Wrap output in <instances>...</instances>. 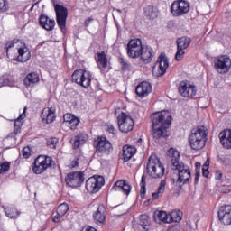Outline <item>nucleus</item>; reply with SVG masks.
Listing matches in <instances>:
<instances>
[{"label": "nucleus", "mask_w": 231, "mask_h": 231, "mask_svg": "<svg viewBox=\"0 0 231 231\" xmlns=\"http://www.w3.org/2000/svg\"><path fill=\"white\" fill-rule=\"evenodd\" d=\"M152 123L153 128V138H167V129L171 127L172 116L169 111L156 112L152 116Z\"/></svg>", "instance_id": "f257e3e1"}, {"label": "nucleus", "mask_w": 231, "mask_h": 231, "mask_svg": "<svg viewBox=\"0 0 231 231\" xmlns=\"http://www.w3.org/2000/svg\"><path fill=\"white\" fill-rule=\"evenodd\" d=\"M168 156L171 160V165L173 171H177L178 179L173 182L180 186V183L185 185V183H189L190 180V169H189L183 162H180V152L176 151L174 148H171L168 151Z\"/></svg>", "instance_id": "f03ea898"}, {"label": "nucleus", "mask_w": 231, "mask_h": 231, "mask_svg": "<svg viewBox=\"0 0 231 231\" xmlns=\"http://www.w3.org/2000/svg\"><path fill=\"white\" fill-rule=\"evenodd\" d=\"M207 134H208V132H207L205 126L197 127L191 130V134L189 137L191 149L194 151L203 149V147H205V143H207Z\"/></svg>", "instance_id": "7ed1b4c3"}, {"label": "nucleus", "mask_w": 231, "mask_h": 231, "mask_svg": "<svg viewBox=\"0 0 231 231\" xmlns=\"http://www.w3.org/2000/svg\"><path fill=\"white\" fill-rule=\"evenodd\" d=\"M146 172L151 176V178H154L155 180L158 178H163L165 174V167L162 164L160 158L156 156V154H152L146 164Z\"/></svg>", "instance_id": "20e7f679"}, {"label": "nucleus", "mask_w": 231, "mask_h": 231, "mask_svg": "<svg viewBox=\"0 0 231 231\" xmlns=\"http://www.w3.org/2000/svg\"><path fill=\"white\" fill-rule=\"evenodd\" d=\"M94 147L97 154L102 156L103 154H109L113 151V144L106 137H97L94 141Z\"/></svg>", "instance_id": "39448f33"}, {"label": "nucleus", "mask_w": 231, "mask_h": 231, "mask_svg": "<svg viewBox=\"0 0 231 231\" xmlns=\"http://www.w3.org/2000/svg\"><path fill=\"white\" fill-rule=\"evenodd\" d=\"M52 159L50 156L39 155L34 161L32 171L34 174H42L44 171L51 167Z\"/></svg>", "instance_id": "423d86ee"}, {"label": "nucleus", "mask_w": 231, "mask_h": 231, "mask_svg": "<svg viewBox=\"0 0 231 231\" xmlns=\"http://www.w3.org/2000/svg\"><path fill=\"white\" fill-rule=\"evenodd\" d=\"M117 124L121 133H130L134 127L133 117L124 112L117 116Z\"/></svg>", "instance_id": "0eeeda50"}, {"label": "nucleus", "mask_w": 231, "mask_h": 231, "mask_svg": "<svg viewBox=\"0 0 231 231\" xmlns=\"http://www.w3.org/2000/svg\"><path fill=\"white\" fill-rule=\"evenodd\" d=\"M56 13V21L60 30H61L63 34H66V21L68 19V8L60 5H56L54 6Z\"/></svg>", "instance_id": "6e6552de"}, {"label": "nucleus", "mask_w": 231, "mask_h": 231, "mask_svg": "<svg viewBox=\"0 0 231 231\" xmlns=\"http://www.w3.org/2000/svg\"><path fill=\"white\" fill-rule=\"evenodd\" d=\"M72 80L79 86H82V88H88L91 86V74L82 69L76 70L72 74Z\"/></svg>", "instance_id": "1a4fd4ad"}, {"label": "nucleus", "mask_w": 231, "mask_h": 231, "mask_svg": "<svg viewBox=\"0 0 231 231\" xmlns=\"http://www.w3.org/2000/svg\"><path fill=\"white\" fill-rule=\"evenodd\" d=\"M143 50L142 40L138 38L131 40L127 44V55L131 57V59H138V57L142 55Z\"/></svg>", "instance_id": "9d476101"}, {"label": "nucleus", "mask_w": 231, "mask_h": 231, "mask_svg": "<svg viewBox=\"0 0 231 231\" xmlns=\"http://www.w3.org/2000/svg\"><path fill=\"white\" fill-rule=\"evenodd\" d=\"M214 64L217 73H228L231 68V59L226 55H222L215 59Z\"/></svg>", "instance_id": "9b49d317"}, {"label": "nucleus", "mask_w": 231, "mask_h": 231, "mask_svg": "<svg viewBox=\"0 0 231 231\" xmlns=\"http://www.w3.org/2000/svg\"><path fill=\"white\" fill-rule=\"evenodd\" d=\"M104 185V177H90L86 181V189L90 194H97Z\"/></svg>", "instance_id": "f8f14e48"}, {"label": "nucleus", "mask_w": 231, "mask_h": 231, "mask_svg": "<svg viewBox=\"0 0 231 231\" xmlns=\"http://www.w3.org/2000/svg\"><path fill=\"white\" fill-rule=\"evenodd\" d=\"M189 10H190V5L185 0L173 2L171 5V14L175 17L185 15V14H188Z\"/></svg>", "instance_id": "ddd939ff"}, {"label": "nucleus", "mask_w": 231, "mask_h": 231, "mask_svg": "<svg viewBox=\"0 0 231 231\" xmlns=\"http://www.w3.org/2000/svg\"><path fill=\"white\" fill-rule=\"evenodd\" d=\"M84 174L80 171L68 173L65 181L69 187H80L84 183Z\"/></svg>", "instance_id": "4468645a"}, {"label": "nucleus", "mask_w": 231, "mask_h": 231, "mask_svg": "<svg viewBox=\"0 0 231 231\" xmlns=\"http://www.w3.org/2000/svg\"><path fill=\"white\" fill-rule=\"evenodd\" d=\"M179 93L184 98H190V97H196V87L189 84L187 81H181L179 85Z\"/></svg>", "instance_id": "2eb2a0df"}, {"label": "nucleus", "mask_w": 231, "mask_h": 231, "mask_svg": "<svg viewBox=\"0 0 231 231\" xmlns=\"http://www.w3.org/2000/svg\"><path fill=\"white\" fill-rule=\"evenodd\" d=\"M218 219L223 225H231V206L227 205L220 208L217 212Z\"/></svg>", "instance_id": "dca6fc26"}, {"label": "nucleus", "mask_w": 231, "mask_h": 231, "mask_svg": "<svg viewBox=\"0 0 231 231\" xmlns=\"http://www.w3.org/2000/svg\"><path fill=\"white\" fill-rule=\"evenodd\" d=\"M151 91H152V87L147 81L140 83L135 89V93L139 98H145Z\"/></svg>", "instance_id": "f3484780"}, {"label": "nucleus", "mask_w": 231, "mask_h": 231, "mask_svg": "<svg viewBox=\"0 0 231 231\" xmlns=\"http://www.w3.org/2000/svg\"><path fill=\"white\" fill-rule=\"evenodd\" d=\"M112 190H114V192H124V194L129 196L131 193V185H129L127 181L120 180L114 184Z\"/></svg>", "instance_id": "a211bd4d"}, {"label": "nucleus", "mask_w": 231, "mask_h": 231, "mask_svg": "<svg viewBox=\"0 0 231 231\" xmlns=\"http://www.w3.org/2000/svg\"><path fill=\"white\" fill-rule=\"evenodd\" d=\"M40 26L47 32H51L55 28V20L50 19L46 14H41L39 17Z\"/></svg>", "instance_id": "6ab92c4d"}, {"label": "nucleus", "mask_w": 231, "mask_h": 231, "mask_svg": "<svg viewBox=\"0 0 231 231\" xmlns=\"http://www.w3.org/2000/svg\"><path fill=\"white\" fill-rule=\"evenodd\" d=\"M139 57L144 64H149L152 62V59H154V51L150 46H143Z\"/></svg>", "instance_id": "aec40b11"}, {"label": "nucleus", "mask_w": 231, "mask_h": 231, "mask_svg": "<svg viewBox=\"0 0 231 231\" xmlns=\"http://www.w3.org/2000/svg\"><path fill=\"white\" fill-rule=\"evenodd\" d=\"M218 138L224 149H231V129H226L220 132Z\"/></svg>", "instance_id": "412c9836"}, {"label": "nucleus", "mask_w": 231, "mask_h": 231, "mask_svg": "<svg viewBox=\"0 0 231 231\" xmlns=\"http://www.w3.org/2000/svg\"><path fill=\"white\" fill-rule=\"evenodd\" d=\"M159 70L157 77H163L167 71V68H169V60L167 59V55L162 52L159 56Z\"/></svg>", "instance_id": "4be33fe9"}, {"label": "nucleus", "mask_w": 231, "mask_h": 231, "mask_svg": "<svg viewBox=\"0 0 231 231\" xmlns=\"http://www.w3.org/2000/svg\"><path fill=\"white\" fill-rule=\"evenodd\" d=\"M42 120L43 124H51L55 120V110L45 108L42 112Z\"/></svg>", "instance_id": "5701e85b"}, {"label": "nucleus", "mask_w": 231, "mask_h": 231, "mask_svg": "<svg viewBox=\"0 0 231 231\" xmlns=\"http://www.w3.org/2000/svg\"><path fill=\"white\" fill-rule=\"evenodd\" d=\"M96 223H104L106 221V208L104 206H99L93 215Z\"/></svg>", "instance_id": "b1692460"}, {"label": "nucleus", "mask_w": 231, "mask_h": 231, "mask_svg": "<svg viewBox=\"0 0 231 231\" xmlns=\"http://www.w3.org/2000/svg\"><path fill=\"white\" fill-rule=\"evenodd\" d=\"M134 154H136V148L134 146H124L123 147V160L124 162H129Z\"/></svg>", "instance_id": "393cba45"}, {"label": "nucleus", "mask_w": 231, "mask_h": 231, "mask_svg": "<svg viewBox=\"0 0 231 231\" xmlns=\"http://www.w3.org/2000/svg\"><path fill=\"white\" fill-rule=\"evenodd\" d=\"M97 66L101 71H104L107 68V56L105 51L97 52Z\"/></svg>", "instance_id": "a878e982"}, {"label": "nucleus", "mask_w": 231, "mask_h": 231, "mask_svg": "<svg viewBox=\"0 0 231 231\" xmlns=\"http://www.w3.org/2000/svg\"><path fill=\"white\" fill-rule=\"evenodd\" d=\"M176 42H177V48L180 50H187V48L190 46V42H192V40H190L189 37L183 36V37L178 38Z\"/></svg>", "instance_id": "bb28decb"}, {"label": "nucleus", "mask_w": 231, "mask_h": 231, "mask_svg": "<svg viewBox=\"0 0 231 231\" xmlns=\"http://www.w3.org/2000/svg\"><path fill=\"white\" fill-rule=\"evenodd\" d=\"M168 221L169 223H180L182 218L183 213L180 210H173L171 213H168Z\"/></svg>", "instance_id": "cd10ccee"}, {"label": "nucleus", "mask_w": 231, "mask_h": 231, "mask_svg": "<svg viewBox=\"0 0 231 231\" xmlns=\"http://www.w3.org/2000/svg\"><path fill=\"white\" fill-rule=\"evenodd\" d=\"M26 86H32V84H37L39 82V75L34 72L29 73L23 79Z\"/></svg>", "instance_id": "c85d7f7f"}, {"label": "nucleus", "mask_w": 231, "mask_h": 231, "mask_svg": "<svg viewBox=\"0 0 231 231\" xmlns=\"http://www.w3.org/2000/svg\"><path fill=\"white\" fill-rule=\"evenodd\" d=\"M86 140H88V134L85 133L79 134L74 137V147L75 149H79L80 145H84L86 143Z\"/></svg>", "instance_id": "c756f323"}, {"label": "nucleus", "mask_w": 231, "mask_h": 231, "mask_svg": "<svg viewBox=\"0 0 231 231\" xmlns=\"http://www.w3.org/2000/svg\"><path fill=\"white\" fill-rule=\"evenodd\" d=\"M3 208L5 210V216L11 219H17V217L21 216V212L18 211L15 208H5V206H3Z\"/></svg>", "instance_id": "7c9ffc66"}, {"label": "nucleus", "mask_w": 231, "mask_h": 231, "mask_svg": "<svg viewBox=\"0 0 231 231\" xmlns=\"http://www.w3.org/2000/svg\"><path fill=\"white\" fill-rule=\"evenodd\" d=\"M144 15L149 19H156L158 17V10L152 5H147L144 7Z\"/></svg>", "instance_id": "2f4dec72"}, {"label": "nucleus", "mask_w": 231, "mask_h": 231, "mask_svg": "<svg viewBox=\"0 0 231 231\" xmlns=\"http://www.w3.org/2000/svg\"><path fill=\"white\" fill-rule=\"evenodd\" d=\"M24 116H26V115L22 114L15 121L14 124V133L15 134H19V133H21V127L23 126V122L21 120H23V118H24Z\"/></svg>", "instance_id": "473e14b6"}, {"label": "nucleus", "mask_w": 231, "mask_h": 231, "mask_svg": "<svg viewBox=\"0 0 231 231\" xmlns=\"http://www.w3.org/2000/svg\"><path fill=\"white\" fill-rule=\"evenodd\" d=\"M165 185H167V181L165 180H162L157 192L152 193L153 199H158V198H160V195L165 192Z\"/></svg>", "instance_id": "72a5a7b5"}, {"label": "nucleus", "mask_w": 231, "mask_h": 231, "mask_svg": "<svg viewBox=\"0 0 231 231\" xmlns=\"http://www.w3.org/2000/svg\"><path fill=\"white\" fill-rule=\"evenodd\" d=\"M140 225L143 230H149L147 226L151 225V218L147 215H141L140 216Z\"/></svg>", "instance_id": "f704fd0d"}, {"label": "nucleus", "mask_w": 231, "mask_h": 231, "mask_svg": "<svg viewBox=\"0 0 231 231\" xmlns=\"http://www.w3.org/2000/svg\"><path fill=\"white\" fill-rule=\"evenodd\" d=\"M155 217H157V219L162 223H170L169 213L167 214L165 211H159L158 213H155Z\"/></svg>", "instance_id": "c9c22d12"}, {"label": "nucleus", "mask_w": 231, "mask_h": 231, "mask_svg": "<svg viewBox=\"0 0 231 231\" xmlns=\"http://www.w3.org/2000/svg\"><path fill=\"white\" fill-rule=\"evenodd\" d=\"M69 209V208L68 207V204L62 203L58 206L57 214H59V216H64Z\"/></svg>", "instance_id": "e433bc0d"}, {"label": "nucleus", "mask_w": 231, "mask_h": 231, "mask_svg": "<svg viewBox=\"0 0 231 231\" xmlns=\"http://www.w3.org/2000/svg\"><path fill=\"white\" fill-rule=\"evenodd\" d=\"M145 185H146L145 175H143L142 179H141V189H140V195H141L142 199H143V198H145V192H146Z\"/></svg>", "instance_id": "4c0bfd02"}, {"label": "nucleus", "mask_w": 231, "mask_h": 231, "mask_svg": "<svg viewBox=\"0 0 231 231\" xmlns=\"http://www.w3.org/2000/svg\"><path fill=\"white\" fill-rule=\"evenodd\" d=\"M57 143H59V138L57 137H51L47 140V145L51 149H56Z\"/></svg>", "instance_id": "58836bf2"}, {"label": "nucleus", "mask_w": 231, "mask_h": 231, "mask_svg": "<svg viewBox=\"0 0 231 231\" xmlns=\"http://www.w3.org/2000/svg\"><path fill=\"white\" fill-rule=\"evenodd\" d=\"M19 56L17 58L18 62H26L28 60V58L23 59L24 55H26V52L24 51L23 48L18 49Z\"/></svg>", "instance_id": "ea45409f"}, {"label": "nucleus", "mask_w": 231, "mask_h": 231, "mask_svg": "<svg viewBox=\"0 0 231 231\" xmlns=\"http://www.w3.org/2000/svg\"><path fill=\"white\" fill-rule=\"evenodd\" d=\"M185 49H180L177 47V52L175 54L176 60L180 61L185 57Z\"/></svg>", "instance_id": "a19ab883"}, {"label": "nucleus", "mask_w": 231, "mask_h": 231, "mask_svg": "<svg viewBox=\"0 0 231 231\" xmlns=\"http://www.w3.org/2000/svg\"><path fill=\"white\" fill-rule=\"evenodd\" d=\"M118 62L121 64L123 70L129 69V68H131V64H129L126 60H124V58H120Z\"/></svg>", "instance_id": "79ce46f5"}, {"label": "nucleus", "mask_w": 231, "mask_h": 231, "mask_svg": "<svg viewBox=\"0 0 231 231\" xmlns=\"http://www.w3.org/2000/svg\"><path fill=\"white\" fill-rule=\"evenodd\" d=\"M10 171V162H3L0 164V174H5V172Z\"/></svg>", "instance_id": "37998d69"}, {"label": "nucleus", "mask_w": 231, "mask_h": 231, "mask_svg": "<svg viewBox=\"0 0 231 231\" xmlns=\"http://www.w3.org/2000/svg\"><path fill=\"white\" fill-rule=\"evenodd\" d=\"M80 123V119L75 117L71 123H69L68 126L74 131V129H77V125H79V124Z\"/></svg>", "instance_id": "c03bdc74"}, {"label": "nucleus", "mask_w": 231, "mask_h": 231, "mask_svg": "<svg viewBox=\"0 0 231 231\" xmlns=\"http://www.w3.org/2000/svg\"><path fill=\"white\" fill-rule=\"evenodd\" d=\"M74 118H75V116H73L71 114H66L63 116V122L65 124H68V125H69Z\"/></svg>", "instance_id": "a18cd8bd"}, {"label": "nucleus", "mask_w": 231, "mask_h": 231, "mask_svg": "<svg viewBox=\"0 0 231 231\" xmlns=\"http://www.w3.org/2000/svg\"><path fill=\"white\" fill-rule=\"evenodd\" d=\"M208 165H209L208 162H206L202 167V176H204V178H208V174H209Z\"/></svg>", "instance_id": "49530a36"}, {"label": "nucleus", "mask_w": 231, "mask_h": 231, "mask_svg": "<svg viewBox=\"0 0 231 231\" xmlns=\"http://www.w3.org/2000/svg\"><path fill=\"white\" fill-rule=\"evenodd\" d=\"M17 42H19V40H13V41L7 42L5 43L6 53H8V49H9V48H14V46L15 44H17Z\"/></svg>", "instance_id": "de8ad7c7"}, {"label": "nucleus", "mask_w": 231, "mask_h": 231, "mask_svg": "<svg viewBox=\"0 0 231 231\" xmlns=\"http://www.w3.org/2000/svg\"><path fill=\"white\" fill-rule=\"evenodd\" d=\"M6 10H8L6 0H0V12H6Z\"/></svg>", "instance_id": "09e8293b"}, {"label": "nucleus", "mask_w": 231, "mask_h": 231, "mask_svg": "<svg viewBox=\"0 0 231 231\" xmlns=\"http://www.w3.org/2000/svg\"><path fill=\"white\" fill-rule=\"evenodd\" d=\"M22 154L23 158H30V147L23 148Z\"/></svg>", "instance_id": "8fccbe9b"}, {"label": "nucleus", "mask_w": 231, "mask_h": 231, "mask_svg": "<svg viewBox=\"0 0 231 231\" xmlns=\"http://www.w3.org/2000/svg\"><path fill=\"white\" fill-rule=\"evenodd\" d=\"M69 167H70V169H75V167H79V160L72 161Z\"/></svg>", "instance_id": "3c124183"}, {"label": "nucleus", "mask_w": 231, "mask_h": 231, "mask_svg": "<svg viewBox=\"0 0 231 231\" xmlns=\"http://www.w3.org/2000/svg\"><path fill=\"white\" fill-rule=\"evenodd\" d=\"M62 216H63V215H59V214L57 213V215L53 217L52 221H53L54 223H59V221H60V217H62Z\"/></svg>", "instance_id": "603ef678"}, {"label": "nucleus", "mask_w": 231, "mask_h": 231, "mask_svg": "<svg viewBox=\"0 0 231 231\" xmlns=\"http://www.w3.org/2000/svg\"><path fill=\"white\" fill-rule=\"evenodd\" d=\"M199 176H200V171L199 170H197V171H195V183H198V181H199Z\"/></svg>", "instance_id": "864d4df0"}, {"label": "nucleus", "mask_w": 231, "mask_h": 231, "mask_svg": "<svg viewBox=\"0 0 231 231\" xmlns=\"http://www.w3.org/2000/svg\"><path fill=\"white\" fill-rule=\"evenodd\" d=\"M200 169H201V163L200 162H196L195 163V172H200Z\"/></svg>", "instance_id": "5fc2aeb1"}, {"label": "nucleus", "mask_w": 231, "mask_h": 231, "mask_svg": "<svg viewBox=\"0 0 231 231\" xmlns=\"http://www.w3.org/2000/svg\"><path fill=\"white\" fill-rule=\"evenodd\" d=\"M108 133H111L112 134H115L116 133V129H115V126L110 125L108 127Z\"/></svg>", "instance_id": "6e6d98bb"}, {"label": "nucleus", "mask_w": 231, "mask_h": 231, "mask_svg": "<svg viewBox=\"0 0 231 231\" xmlns=\"http://www.w3.org/2000/svg\"><path fill=\"white\" fill-rule=\"evenodd\" d=\"M91 21H93V17H88L84 23L85 26H89V23H91Z\"/></svg>", "instance_id": "4d7b16f0"}, {"label": "nucleus", "mask_w": 231, "mask_h": 231, "mask_svg": "<svg viewBox=\"0 0 231 231\" xmlns=\"http://www.w3.org/2000/svg\"><path fill=\"white\" fill-rule=\"evenodd\" d=\"M223 178V174L221 172L218 173V175L216 176V180H221Z\"/></svg>", "instance_id": "13d9d810"}, {"label": "nucleus", "mask_w": 231, "mask_h": 231, "mask_svg": "<svg viewBox=\"0 0 231 231\" xmlns=\"http://www.w3.org/2000/svg\"><path fill=\"white\" fill-rule=\"evenodd\" d=\"M125 214V211H123L122 213L119 214V216H124Z\"/></svg>", "instance_id": "bf43d9fd"}, {"label": "nucleus", "mask_w": 231, "mask_h": 231, "mask_svg": "<svg viewBox=\"0 0 231 231\" xmlns=\"http://www.w3.org/2000/svg\"><path fill=\"white\" fill-rule=\"evenodd\" d=\"M138 142H142V138H140V139L138 140Z\"/></svg>", "instance_id": "052dcab7"}, {"label": "nucleus", "mask_w": 231, "mask_h": 231, "mask_svg": "<svg viewBox=\"0 0 231 231\" xmlns=\"http://www.w3.org/2000/svg\"><path fill=\"white\" fill-rule=\"evenodd\" d=\"M117 12H122L120 9H117Z\"/></svg>", "instance_id": "680f3d73"}, {"label": "nucleus", "mask_w": 231, "mask_h": 231, "mask_svg": "<svg viewBox=\"0 0 231 231\" xmlns=\"http://www.w3.org/2000/svg\"><path fill=\"white\" fill-rule=\"evenodd\" d=\"M25 111H26V108H25V109H23V113H25Z\"/></svg>", "instance_id": "e2e57ef3"}, {"label": "nucleus", "mask_w": 231, "mask_h": 231, "mask_svg": "<svg viewBox=\"0 0 231 231\" xmlns=\"http://www.w3.org/2000/svg\"><path fill=\"white\" fill-rule=\"evenodd\" d=\"M148 201H151V199H148Z\"/></svg>", "instance_id": "0e129e2a"}]
</instances>
